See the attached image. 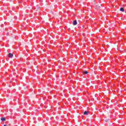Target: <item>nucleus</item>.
<instances>
[{
	"label": "nucleus",
	"mask_w": 126,
	"mask_h": 126,
	"mask_svg": "<svg viewBox=\"0 0 126 126\" xmlns=\"http://www.w3.org/2000/svg\"><path fill=\"white\" fill-rule=\"evenodd\" d=\"M83 74H88V71L86 70H83Z\"/></svg>",
	"instance_id": "f257e3e1"
},
{
	"label": "nucleus",
	"mask_w": 126,
	"mask_h": 126,
	"mask_svg": "<svg viewBox=\"0 0 126 126\" xmlns=\"http://www.w3.org/2000/svg\"><path fill=\"white\" fill-rule=\"evenodd\" d=\"M89 114V111H85L83 113V115H87Z\"/></svg>",
	"instance_id": "f03ea898"
},
{
	"label": "nucleus",
	"mask_w": 126,
	"mask_h": 126,
	"mask_svg": "<svg viewBox=\"0 0 126 126\" xmlns=\"http://www.w3.org/2000/svg\"><path fill=\"white\" fill-rule=\"evenodd\" d=\"M13 57V54L12 53H9V58H10L11 59Z\"/></svg>",
	"instance_id": "7ed1b4c3"
},
{
	"label": "nucleus",
	"mask_w": 126,
	"mask_h": 126,
	"mask_svg": "<svg viewBox=\"0 0 126 126\" xmlns=\"http://www.w3.org/2000/svg\"><path fill=\"white\" fill-rule=\"evenodd\" d=\"M73 25H77V22H76V20L73 22Z\"/></svg>",
	"instance_id": "20e7f679"
},
{
	"label": "nucleus",
	"mask_w": 126,
	"mask_h": 126,
	"mask_svg": "<svg viewBox=\"0 0 126 126\" xmlns=\"http://www.w3.org/2000/svg\"><path fill=\"white\" fill-rule=\"evenodd\" d=\"M12 20H13V19L12 18H11V17H9V18H8V21H9L10 22L11 21H12Z\"/></svg>",
	"instance_id": "39448f33"
},
{
	"label": "nucleus",
	"mask_w": 126,
	"mask_h": 126,
	"mask_svg": "<svg viewBox=\"0 0 126 126\" xmlns=\"http://www.w3.org/2000/svg\"><path fill=\"white\" fill-rule=\"evenodd\" d=\"M1 121H2V122H5V118L3 117V118H1Z\"/></svg>",
	"instance_id": "423d86ee"
},
{
	"label": "nucleus",
	"mask_w": 126,
	"mask_h": 126,
	"mask_svg": "<svg viewBox=\"0 0 126 126\" xmlns=\"http://www.w3.org/2000/svg\"><path fill=\"white\" fill-rule=\"evenodd\" d=\"M120 11H122V12H125V9H124V8H120Z\"/></svg>",
	"instance_id": "0eeeda50"
},
{
	"label": "nucleus",
	"mask_w": 126,
	"mask_h": 126,
	"mask_svg": "<svg viewBox=\"0 0 126 126\" xmlns=\"http://www.w3.org/2000/svg\"><path fill=\"white\" fill-rule=\"evenodd\" d=\"M97 8H99V7H101V4H98L96 5Z\"/></svg>",
	"instance_id": "6e6552de"
},
{
	"label": "nucleus",
	"mask_w": 126,
	"mask_h": 126,
	"mask_svg": "<svg viewBox=\"0 0 126 126\" xmlns=\"http://www.w3.org/2000/svg\"><path fill=\"white\" fill-rule=\"evenodd\" d=\"M109 120H105V122H108Z\"/></svg>",
	"instance_id": "1a4fd4ad"
},
{
	"label": "nucleus",
	"mask_w": 126,
	"mask_h": 126,
	"mask_svg": "<svg viewBox=\"0 0 126 126\" xmlns=\"http://www.w3.org/2000/svg\"><path fill=\"white\" fill-rule=\"evenodd\" d=\"M6 126V125H4V126Z\"/></svg>",
	"instance_id": "9d476101"
},
{
	"label": "nucleus",
	"mask_w": 126,
	"mask_h": 126,
	"mask_svg": "<svg viewBox=\"0 0 126 126\" xmlns=\"http://www.w3.org/2000/svg\"><path fill=\"white\" fill-rule=\"evenodd\" d=\"M97 70H99V68H97Z\"/></svg>",
	"instance_id": "9b49d317"
}]
</instances>
